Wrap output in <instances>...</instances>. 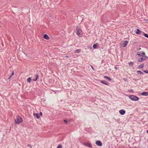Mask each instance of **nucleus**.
Returning a JSON list of instances; mask_svg holds the SVG:
<instances>
[{
  "instance_id": "f03ea898",
  "label": "nucleus",
  "mask_w": 148,
  "mask_h": 148,
  "mask_svg": "<svg viewBox=\"0 0 148 148\" xmlns=\"http://www.w3.org/2000/svg\"><path fill=\"white\" fill-rule=\"evenodd\" d=\"M76 34L79 37H81L82 36V34L81 33L82 31L78 26H77L76 27Z\"/></svg>"
},
{
  "instance_id": "a211bd4d",
  "label": "nucleus",
  "mask_w": 148,
  "mask_h": 148,
  "mask_svg": "<svg viewBox=\"0 0 148 148\" xmlns=\"http://www.w3.org/2000/svg\"><path fill=\"white\" fill-rule=\"evenodd\" d=\"M98 43H97L96 44H94L93 45V48L94 49H95L97 48V46Z\"/></svg>"
},
{
  "instance_id": "cd10ccee",
  "label": "nucleus",
  "mask_w": 148,
  "mask_h": 148,
  "mask_svg": "<svg viewBox=\"0 0 148 148\" xmlns=\"http://www.w3.org/2000/svg\"><path fill=\"white\" fill-rule=\"evenodd\" d=\"M143 71L145 73H148V70L146 71L145 70H143Z\"/></svg>"
},
{
  "instance_id": "1a4fd4ad",
  "label": "nucleus",
  "mask_w": 148,
  "mask_h": 148,
  "mask_svg": "<svg viewBox=\"0 0 148 148\" xmlns=\"http://www.w3.org/2000/svg\"><path fill=\"white\" fill-rule=\"evenodd\" d=\"M120 114L121 115H123L125 113V111L123 109H121L119 111Z\"/></svg>"
},
{
  "instance_id": "20e7f679",
  "label": "nucleus",
  "mask_w": 148,
  "mask_h": 148,
  "mask_svg": "<svg viewBox=\"0 0 148 148\" xmlns=\"http://www.w3.org/2000/svg\"><path fill=\"white\" fill-rule=\"evenodd\" d=\"M83 144L84 145L89 148H92V146L90 143L84 142Z\"/></svg>"
},
{
  "instance_id": "f257e3e1",
  "label": "nucleus",
  "mask_w": 148,
  "mask_h": 148,
  "mask_svg": "<svg viewBox=\"0 0 148 148\" xmlns=\"http://www.w3.org/2000/svg\"><path fill=\"white\" fill-rule=\"evenodd\" d=\"M23 119L22 118L19 116H17L15 120V123L18 124L22 122Z\"/></svg>"
},
{
  "instance_id": "393cba45",
  "label": "nucleus",
  "mask_w": 148,
  "mask_h": 148,
  "mask_svg": "<svg viewBox=\"0 0 148 148\" xmlns=\"http://www.w3.org/2000/svg\"><path fill=\"white\" fill-rule=\"evenodd\" d=\"M137 55H138L139 56H142V55H141L140 54V53L139 52H138L137 53Z\"/></svg>"
},
{
  "instance_id": "ddd939ff",
  "label": "nucleus",
  "mask_w": 148,
  "mask_h": 148,
  "mask_svg": "<svg viewBox=\"0 0 148 148\" xmlns=\"http://www.w3.org/2000/svg\"><path fill=\"white\" fill-rule=\"evenodd\" d=\"M144 64H141L140 65H139L138 66L137 68L138 69H142L143 68L144 66Z\"/></svg>"
},
{
  "instance_id": "5701e85b",
  "label": "nucleus",
  "mask_w": 148,
  "mask_h": 148,
  "mask_svg": "<svg viewBox=\"0 0 148 148\" xmlns=\"http://www.w3.org/2000/svg\"><path fill=\"white\" fill-rule=\"evenodd\" d=\"M87 47L88 49L90 50H91L92 49V47L90 45H88L87 46Z\"/></svg>"
},
{
  "instance_id": "bb28decb",
  "label": "nucleus",
  "mask_w": 148,
  "mask_h": 148,
  "mask_svg": "<svg viewBox=\"0 0 148 148\" xmlns=\"http://www.w3.org/2000/svg\"><path fill=\"white\" fill-rule=\"evenodd\" d=\"M123 79L125 81V82H128V80L126 78H123Z\"/></svg>"
},
{
  "instance_id": "b1692460",
  "label": "nucleus",
  "mask_w": 148,
  "mask_h": 148,
  "mask_svg": "<svg viewBox=\"0 0 148 148\" xmlns=\"http://www.w3.org/2000/svg\"><path fill=\"white\" fill-rule=\"evenodd\" d=\"M62 146L61 144L59 145L57 147V148H62Z\"/></svg>"
},
{
  "instance_id": "9d476101",
  "label": "nucleus",
  "mask_w": 148,
  "mask_h": 148,
  "mask_svg": "<svg viewBox=\"0 0 148 148\" xmlns=\"http://www.w3.org/2000/svg\"><path fill=\"white\" fill-rule=\"evenodd\" d=\"M43 38H44L45 39L48 40L49 39V37L46 34H45L43 36Z\"/></svg>"
},
{
  "instance_id": "58836bf2",
  "label": "nucleus",
  "mask_w": 148,
  "mask_h": 148,
  "mask_svg": "<svg viewBox=\"0 0 148 148\" xmlns=\"http://www.w3.org/2000/svg\"><path fill=\"white\" fill-rule=\"evenodd\" d=\"M147 133L148 134V130H147Z\"/></svg>"
},
{
  "instance_id": "2eb2a0df",
  "label": "nucleus",
  "mask_w": 148,
  "mask_h": 148,
  "mask_svg": "<svg viewBox=\"0 0 148 148\" xmlns=\"http://www.w3.org/2000/svg\"><path fill=\"white\" fill-rule=\"evenodd\" d=\"M35 76L36 77V78L35 79H33V80L34 81H36L38 77V74H36L35 75Z\"/></svg>"
},
{
  "instance_id": "f3484780",
  "label": "nucleus",
  "mask_w": 148,
  "mask_h": 148,
  "mask_svg": "<svg viewBox=\"0 0 148 148\" xmlns=\"http://www.w3.org/2000/svg\"><path fill=\"white\" fill-rule=\"evenodd\" d=\"M142 34L145 37L148 38V34L145 33L143 32H142Z\"/></svg>"
},
{
  "instance_id": "c756f323",
  "label": "nucleus",
  "mask_w": 148,
  "mask_h": 148,
  "mask_svg": "<svg viewBox=\"0 0 148 148\" xmlns=\"http://www.w3.org/2000/svg\"><path fill=\"white\" fill-rule=\"evenodd\" d=\"M64 123H68V121L64 119Z\"/></svg>"
},
{
  "instance_id": "6ab92c4d",
  "label": "nucleus",
  "mask_w": 148,
  "mask_h": 148,
  "mask_svg": "<svg viewBox=\"0 0 148 148\" xmlns=\"http://www.w3.org/2000/svg\"><path fill=\"white\" fill-rule=\"evenodd\" d=\"M81 50L80 49H77L75 51V53H79L80 52Z\"/></svg>"
},
{
  "instance_id": "4c0bfd02",
  "label": "nucleus",
  "mask_w": 148,
  "mask_h": 148,
  "mask_svg": "<svg viewBox=\"0 0 148 148\" xmlns=\"http://www.w3.org/2000/svg\"><path fill=\"white\" fill-rule=\"evenodd\" d=\"M141 48L140 47H139L138 49V50H140L141 49Z\"/></svg>"
},
{
  "instance_id": "f704fd0d",
  "label": "nucleus",
  "mask_w": 148,
  "mask_h": 148,
  "mask_svg": "<svg viewBox=\"0 0 148 148\" xmlns=\"http://www.w3.org/2000/svg\"><path fill=\"white\" fill-rule=\"evenodd\" d=\"M114 68V69L116 70H117L118 69V68L116 66H115Z\"/></svg>"
},
{
  "instance_id": "9b49d317",
  "label": "nucleus",
  "mask_w": 148,
  "mask_h": 148,
  "mask_svg": "<svg viewBox=\"0 0 148 148\" xmlns=\"http://www.w3.org/2000/svg\"><path fill=\"white\" fill-rule=\"evenodd\" d=\"M128 43V41L127 40H125L124 41L123 44V47H126Z\"/></svg>"
},
{
  "instance_id": "c9c22d12",
  "label": "nucleus",
  "mask_w": 148,
  "mask_h": 148,
  "mask_svg": "<svg viewBox=\"0 0 148 148\" xmlns=\"http://www.w3.org/2000/svg\"><path fill=\"white\" fill-rule=\"evenodd\" d=\"M145 57L146 58H147V59H148V57L147 56H145ZM147 65L148 66V64Z\"/></svg>"
},
{
  "instance_id": "473e14b6",
  "label": "nucleus",
  "mask_w": 148,
  "mask_h": 148,
  "mask_svg": "<svg viewBox=\"0 0 148 148\" xmlns=\"http://www.w3.org/2000/svg\"><path fill=\"white\" fill-rule=\"evenodd\" d=\"M129 92H133V90L132 89H130L129 90Z\"/></svg>"
},
{
  "instance_id": "7ed1b4c3",
  "label": "nucleus",
  "mask_w": 148,
  "mask_h": 148,
  "mask_svg": "<svg viewBox=\"0 0 148 148\" xmlns=\"http://www.w3.org/2000/svg\"><path fill=\"white\" fill-rule=\"evenodd\" d=\"M129 97L130 99L134 101H137L138 100L139 98L134 95H130L129 96Z\"/></svg>"
},
{
  "instance_id": "e433bc0d",
  "label": "nucleus",
  "mask_w": 148,
  "mask_h": 148,
  "mask_svg": "<svg viewBox=\"0 0 148 148\" xmlns=\"http://www.w3.org/2000/svg\"><path fill=\"white\" fill-rule=\"evenodd\" d=\"M65 58H68L69 57V56H65Z\"/></svg>"
},
{
  "instance_id": "f8f14e48",
  "label": "nucleus",
  "mask_w": 148,
  "mask_h": 148,
  "mask_svg": "<svg viewBox=\"0 0 148 148\" xmlns=\"http://www.w3.org/2000/svg\"><path fill=\"white\" fill-rule=\"evenodd\" d=\"M141 95L144 96H147L148 95V92H143Z\"/></svg>"
},
{
  "instance_id": "0eeeda50",
  "label": "nucleus",
  "mask_w": 148,
  "mask_h": 148,
  "mask_svg": "<svg viewBox=\"0 0 148 148\" xmlns=\"http://www.w3.org/2000/svg\"><path fill=\"white\" fill-rule=\"evenodd\" d=\"M95 143L97 146H101L102 145V143L100 140H97L96 141Z\"/></svg>"
},
{
  "instance_id": "4be33fe9",
  "label": "nucleus",
  "mask_w": 148,
  "mask_h": 148,
  "mask_svg": "<svg viewBox=\"0 0 148 148\" xmlns=\"http://www.w3.org/2000/svg\"><path fill=\"white\" fill-rule=\"evenodd\" d=\"M31 78L30 77H28L27 79V81L28 82H31Z\"/></svg>"
},
{
  "instance_id": "dca6fc26",
  "label": "nucleus",
  "mask_w": 148,
  "mask_h": 148,
  "mask_svg": "<svg viewBox=\"0 0 148 148\" xmlns=\"http://www.w3.org/2000/svg\"><path fill=\"white\" fill-rule=\"evenodd\" d=\"M104 78L107 79L109 80V81H111L112 79L110 77H108L107 76H104Z\"/></svg>"
},
{
  "instance_id": "39448f33",
  "label": "nucleus",
  "mask_w": 148,
  "mask_h": 148,
  "mask_svg": "<svg viewBox=\"0 0 148 148\" xmlns=\"http://www.w3.org/2000/svg\"><path fill=\"white\" fill-rule=\"evenodd\" d=\"M100 82L102 84H104L106 85L109 86V83L108 82H107V81H106V80H100Z\"/></svg>"
},
{
  "instance_id": "423d86ee",
  "label": "nucleus",
  "mask_w": 148,
  "mask_h": 148,
  "mask_svg": "<svg viewBox=\"0 0 148 148\" xmlns=\"http://www.w3.org/2000/svg\"><path fill=\"white\" fill-rule=\"evenodd\" d=\"M147 58H146L145 57V56H144V57H142V58H139L138 60V61L139 62H141L142 61H143L145 60Z\"/></svg>"
},
{
  "instance_id": "4468645a",
  "label": "nucleus",
  "mask_w": 148,
  "mask_h": 148,
  "mask_svg": "<svg viewBox=\"0 0 148 148\" xmlns=\"http://www.w3.org/2000/svg\"><path fill=\"white\" fill-rule=\"evenodd\" d=\"M33 115L37 119H39L40 118V116L38 113H34Z\"/></svg>"
},
{
  "instance_id": "c85d7f7f",
  "label": "nucleus",
  "mask_w": 148,
  "mask_h": 148,
  "mask_svg": "<svg viewBox=\"0 0 148 148\" xmlns=\"http://www.w3.org/2000/svg\"><path fill=\"white\" fill-rule=\"evenodd\" d=\"M27 146L30 148H32V146L30 144H28L27 145Z\"/></svg>"
},
{
  "instance_id": "412c9836",
  "label": "nucleus",
  "mask_w": 148,
  "mask_h": 148,
  "mask_svg": "<svg viewBox=\"0 0 148 148\" xmlns=\"http://www.w3.org/2000/svg\"><path fill=\"white\" fill-rule=\"evenodd\" d=\"M140 54L141 55H142V57H144V56H146L144 51H142V52L141 53H140Z\"/></svg>"
},
{
  "instance_id": "2f4dec72",
  "label": "nucleus",
  "mask_w": 148,
  "mask_h": 148,
  "mask_svg": "<svg viewBox=\"0 0 148 148\" xmlns=\"http://www.w3.org/2000/svg\"><path fill=\"white\" fill-rule=\"evenodd\" d=\"M12 75H10V76L8 77V79H10L12 77Z\"/></svg>"
},
{
  "instance_id": "7c9ffc66",
  "label": "nucleus",
  "mask_w": 148,
  "mask_h": 148,
  "mask_svg": "<svg viewBox=\"0 0 148 148\" xmlns=\"http://www.w3.org/2000/svg\"><path fill=\"white\" fill-rule=\"evenodd\" d=\"M14 71H13L11 75H12V76L14 75Z\"/></svg>"
},
{
  "instance_id": "aec40b11",
  "label": "nucleus",
  "mask_w": 148,
  "mask_h": 148,
  "mask_svg": "<svg viewBox=\"0 0 148 148\" xmlns=\"http://www.w3.org/2000/svg\"><path fill=\"white\" fill-rule=\"evenodd\" d=\"M137 73H140L141 75H143V73L140 71H137Z\"/></svg>"
},
{
  "instance_id": "a878e982",
  "label": "nucleus",
  "mask_w": 148,
  "mask_h": 148,
  "mask_svg": "<svg viewBox=\"0 0 148 148\" xmlns=\"http://www.w3.org/2000/svg\"><path fill=\"white\" fill-rule=\"evenodd\" d=\"M128 63L129 65H132L133 66V62H129Z\"/></svg>"
},
{
  "instance_id": "72a5a7b5",
  "label": "nucleus",
  "mask_w": 148,
  "mask_h": 148,
  "mask_svg": "<svg viewBox=\"0 0 148 148\" xmlns=\"http://www.w3.org/2000/svg\"><path fill=\"white\" fill-rule=\"evenodd\" d=\"M39 114L41 116H42V112H40Z\"/></svg>"
},
{
  "instance_id": "6e6552de",
  "label": "nucleus",
  "mask_w": 148,
  "mask_h": 148,
  "mask_svg": "<svg viewBox=\"0 0 148 148\" xmlns=\"http://www.w3.org/2000/svg\"><path fill=\"white\" fill-rule=\"evenodd\" d=\"M142 32L141 30H140L138 29H136V34L138 35L141 34H142Z\"/></svg>"
}]
</instances>
